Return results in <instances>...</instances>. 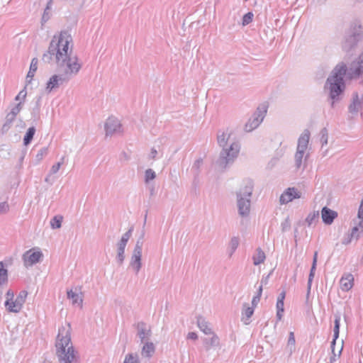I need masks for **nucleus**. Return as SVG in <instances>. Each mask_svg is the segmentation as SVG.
<instances>
[{"mask_svg": "<svg viewBox=\"0 0 363 363\" xmlns=\"http://www.w3.org/2000/svg\"><path fill=\"white\" fill-rule=\"evenodd\" d=\"M49 18H50L49 12H48V11L45 10L44 13H43V17H42V20L43 21H47Z\"/></svg>", "mask_w": 363, "mask_h": 363, "instance_id": "nucleus-58", "label": "nucleus"}, {"mask_svg": "<svg viewBox=\"0 0 363 363\" xmlns=\"http://www.w3.org/2000/svg\"><path fill=\"white\" fill-rule=\"evenodd\" d=\"M321 216L323 222L326 225H330L334 219L337 218V213L325 206L322 208Z\"/></svg>", "mask_w": 363, "mask_h": 363, "instance_id": "nucleus-15", "label": "nucleus"}, {"mask_svg": "<svg viewBox=\"0 0 363 363\" xmlns=\"http://www.w3.org/2000/svg\"><path fill=\"white\" fill-rule=\"evenodd\" d=\"M38 65V59L34 57L31 60V63L30 65V69L27 74L26 76V84H30L33 79V77H34L35 72L37 70Z\"/></svg>", "mask_w": 363, "mask_h": 363, "instance_id": "nucleus-23", "label": "nucleus"}, {"mask_svg": "<svg viewBox=\"0 0 363 363\" xmlns=\"http://www.w3.org/2000/svg\"><path fill=\"white\" fill-rule=\"evenodd\" d=\"M363 74V54L353 61L349 69L347 68L346 75L350 79H357Z\"/></svg>", "mask_w": 363, "mask_h": 363, "instance_id": "nucleus-9", "label": "nucleus"}, {"mask_svg": "<svg viewBox=\"0 0 363 363\" xmlns=\"http://www.w3.org/2000/svg\"><path fill=\"white\" fill-rule=\"evenodd\" d=\"M262 293V286H259L258 288V290H257V295L255 296L252 300V307L255 308L257 306V303L260 301Z\"/></svg>", "mask_w": 363, "mask_h": 363, "instance_id": "nucleus-41", "label": "nucleus"}, {"mask_svg": "<svg viewBox=\"0 0 363 363\" xmlns=\"http://www.w3.org/2000/svg\"><path fill=\"white\" fill-rule=\"evenodd\" d=\"M48 147L41 148L39 150V152H38V154L36 155V160L38 162L40 161L43 158V157L48 154Z\"/></svg>", "mask_w": 363, "mask_h": 363, "instance_id": "nucleus-46", "label": "nucleus"}, {"mask_svg": "<svg viewBox=\"0 0 363 363\" xmlns=\"http://www.w3.org/2000/svg\"><path fill=\"white\" fill-rule=\"evenodd\" d=\"M354 277L352 274H348L343 276L340 279V287L342 290L347 291L353 286Z\"/></svg>", "mask_w": 363, "mask_h": 363, "instance_id": "nucleus-20", "label": "nucleus"}, {"mask_svg": "<svg viewBox=\"0 0 363 363\" xmlns=\"http://www.w3.org/2000/svg\"><path fill=\"white\" fill-rule=\"evenodd\" d=\"M315 269H316V266L312 265L311 270H310V274H309L308 280V284H309V289L311 288L312 281H313V277L315 276Z\"/></svg>", "mask_w": 363, "mask_h": 363, "instance_id": "nucleus-47", "label": "nucleus"}, {"mask_svg": "<svg viewBox=\"0 0 363 363\" xmlns=\"http://www.w3.org/2000/svg\"><path fill=\"white\" fill-rule=\"evenodd\" d=\"M362 26L358 23H352L346 33L345 40L342 45V49L346 52H349L354 48L357 43L362 40Z\"/></svg>", "mask_w": 363, "mask_h": 363, "instance_id": "nucleus-6", "label": "nucleus"}, {"mask_svg": "<svg viewBox=\"0 0 363 363\" xmlns=\"http://www.w3.org/2000/svg\"><path fill=\"white\" fill-rule=\"evenodd\" d=\"M253 13L252 12H248L245 14L242 17V26H247L252 21L253 19Z\"/></svg>", "mask_w": 363, "mask_h": 363, "instance_id": "nucleus-43", "label": "nucleus"}, {"mask_svg": "<svg viewBox=\"0 0 363 363\" xmlns=\"http://www.w3.org/2000/svg\"><path fill=\"white\" fill-rule=\"evenodd\" d=\"M16 118L11 116L10 114H7L5 118V122L2 125L1 131L3 133H6L11 128L12 123L15 121Z\"/></svg>", "mask_w": 363, "mask_h": 363, "instance_id": "nucleus-31", "label": "nucleus"}, {"mask_svg": "<svg viewBox=\"0 0 363 363\" xmlns=\"http://www.w3.org/2000/svg\"><path fill=\"white\" fill-rule=\"evenodd\" d=\"M203 164V160L199 158L196 160L192 165L191 171L194 174L195 178H196L200 174V168Z\"/></svg>", "mask_w": 363, "mask_h": 363, "instance_id": "nucleus-34", "label": "nucleus"}, {"mask_svg": "<svg viewBox=\"0 0 363 363\" xmlns=\"http://www.w3.org/2000/svg\"><path fill=\"white\" fill-rule=\"evenodd\" d=\"M239 245V239L237 237H233L231 238L229 247L230 248V252L229 253L230 257L234 253Z\"/></svg>", "mask_w": 363, "mask_h": 363, "instance_id": "nucleus-36", "label": "nucleus"}, {"mask_svg": "<svg viewBox=\"0 0 363 363\" xmlns=\"http://www.w3.org/2000/svg\"><path fill=\"white\" fill-rule=\"evenodd\" d=\"M8 281L7 269H4L2 262H0V286L6 283Z\"/></svg>", "mask_w": 363, "mask_h": 363, "instance_id": "nucleus-35", "label": "nucleus"}, {"mask_svg": "<svg viewBox=\"0 0 363 363\" xmlns=\"http://www.w3.org/2000/svg\"><path fill=\"white\" fill-rule=\"evenodd\" d=\"M123 363H139L138 355L133 353L128 354Z\"/></svg>", "mask_w": 363, "mask_h": 363, "instance_id": "nucleus-39", "label": "nucleus"}, {"mask_svg": "<svg viewBox=\"0 0 363 363\" xmlns=\"http://www.w3.org/2000/svg\"><path fill=\"white\" fill-rule=\"evenodd\" d=\"M26 95H27V92L26 91V87L22 89L19 93L15 97V100L16 101H20L21 102H24L25 101V99L26 97Z\"/></svg>", "mask_w": 363, "mask_h": 363, "instance_id": "nucleus-48", "label": "nucleus"}, {"mask_svg": "<svg viewBox=\"0 0 363 363\" xmlns=\"http://www.w3.org/2000/svg\"><path fill=\"white\" fill-rule=\"evenodd\" d=\"M311 289H309V284H307V294H306V299L309 298L310 294H311Z\"/></svg>", "mask_w": 363, "mask_h": 363, "instance_id": "nucleus-64", "label": "nucleus"}, {"mask_svg": "<svg viewBox=\"0 0 363 363\" xmlns=\"http://www.w3.org/2000/svg\"><path fill=\"white\" fill-rule=\"evenodd\" d=\"M272 274V272L266 277H264L262 280H261V285L262 287L263 286V285H266L267 283H268V280H269V278L270 277Z\"/></svg>", "mask_w": 363, "mask_h": 363, "instance_id": "nucleus-55", "label": "nucleus"}, {"mask_svg": "<svg viewBox=\"0 0 363 363\" xmlns=\"http://www.w3.org/2000/svg\"><path fill=\"white\" fill-rule=\"evenodd\" d=\"M142 243L136 242L130 261V267L138 274L142 267Z\"/></svg>", "mask_w": 363, "mask_h": 363, "instance_id": "nucleus-8", "label": "nucleus"}, {"mask_svg": "<svg viewBox=\"0 0 363 363\" xmlns=\"http://www.w3.org/2000/svg\"><path fill=\"white\" fill-rule=\"evenodd\" d=\"M197 325L201 331L206 335L213 334L211 329L208 327V323L202 317H199L197 319Z\"/></svg>", "mask_w": 363, "mask_h": 363, "instance_id": "nucleus-27", "label": "nucleus"}, {"mask_svg": "<svg viewBox=\"0 0 363 363\" xmlns=\"http://www.w3.org/2000/svg\"><path fill=\"white\" fill-rule=\"evenodd\" d=\"M266 111H261L259 108L257 111L253 114L251 118L249 119L245 125V130L247 132H250L257 128L264 117Z\"/></svg>", "mask_w": 363, "mask_h": 363, "instance_id": "nucleus-11", "label": "nucleus"}, {"mask_svg": "<svg viewBox=\"0 0 363 363\" xmlns=\"http://www.w3.org/2000/svg\"><path fill=\"white\" fill-rule=\"evenodd\" d=\"M4 305L6 310L12 313H18L23 308L21 305L16 302V300L13 301V299L6 300Z\"/></svg>", "mask_w": 363, "mask_h": 363, "instance_id": "nucleus-22", "label": "nucleus"}, {"mask_svg": "<svg viewBox=\"0 0 363 363\" xmlns=\"http://www.w3.org/2000/svg\"><path fill=\"white\" fill-rule=\"evenodd\" d=\"M318 219L319 211H314L307 216V218H306V222L308 223V226H311L312 224L317 223L318 221Z\"/></svg>", "mask_w": 363, "mask_h": 363, "instance_id": "nucleus-32", "label": "nucleus"}, {"mask_svg": "<svg viewBox=\"0 0 363 363\" xmlns=\"http://www.w3.org/2000/svg\"><path fill=\"white\" fill-rule=\"evenodd\" d=\"M6 300H12L14 297V293L12 290L9 289L6 294Z\"/></svg>", "mask_w": 363, "mask_h": 363, "instance_id": "nucleus-54", "label": "nucleus"}, {"mask_svg": "<svg viewBox=\"0 0 363 363\" xmlns=\"http://www.w3.org/2000/svg\"><path fill=\"white\" fill-rule=\"evenodd\" d=\"M284 311H277V320H281V318H282V315H283V313Z\"/></svg>", "mask_w": 363, "mask_h": 363, "instance_id": "nucleus-62", "label": "nucleus"}, {"mask_svg": "<svg viewBox=\"0 0 363 363\" xmlns=\"http://www.w3.org/2000/svg\"><path fill=\"white\" fill-rule=\"evenodd\" d=\"M300 193L295 188H288L280 196L279 201L281 204L287 203L294 199L300 198Z\"/></svg>", "mask_w": 363, "mask_h": 363, "instance_id": "nucleus-14", "label": "nucleus"}, {"mask_svg": "<svg viewBox=\"0 0 363 363\" xmlns=\"http://www.w3.org/2000/svg\"><path fill=\"white\" fill-rule=\"evenodd\" d=\"M284 301H282L281 299L277 300L276 306L277 310L279 311H284Z\"/></svg>", "mask_w": 363, "mask_h": 363, "instance_id": "nucleus-53", "label": "nucleus"}, {"mask_svg": "<svg viewBox=\"0 0 363 363\" xmlns=\"http://www.w3.org/2000/svg\"><path fill=\"white\" fill-rule=\"evenodd\" d=\"M232 130L228 128L217 131L216 140L218 146L222 148L216 165L221 170L231 165L238 157L240 145L234 139H231Z\"/></svg>", "mask_w": 363, "mask_h": 363, "instance_id": "nucleus-2", "label": "nucleus"}, {"mask_svg": "<svg viewBox=\"0 0 363 363\" xmlns=\"http://www.w3.org/2000/svg\"><path fill=\"white\" fill-rule=\"evenodd\" d=\"M347 67L344 63L337 65L328 77L325 86H329L330 97L333 100L331 106L333 107L335 101L339 100L345 89L344 77L346 75Z\"/></svg>", "mask_w": 363, "mask_h": 363, "instance_id": "nucleus-4", "label": "nucleus"}, {"mask_svg": "<svg viewBox=\"0 0 363 363\" xmlns=\"http://www.w3.org/2000/svg\"><path fill=\"white\" fill-rule=\"evenodd\" d=\"M72 41L71 35L67 31H62L59 35H54L48 50L42 57L45 63L55 60L59 69V73L52 76L47 83L46 89L48 92L68 82L78 74L82 67L77 56L72 53V48H69Z\"/></svg>", "mask_w": 363, "mask_h": 363, "instance_id": "nucleus-1", "label": "nucleus"}, {"mask_svg": "<svg viewBox=\"0 0 363 363\" xmlns=\"http://www.w3.org/2000/svg\"><path fill=\"white\" fill-rule=\"evenodd\" d=\"M9 206L6 202L0 203V214L6 213L9 211Z\"/></svg>", "mask_w": 363, "mask_h": 363, "instance_id": "nucleus-50", "label": "nucleus"}, {"mask_svg": "<svg viewBox=\"0 0 363 363\" xmlns=\"http://www.w3.org/2000/svg\"><path fill=\"white\" fill-rule=\"evenodd\" d=\"M253 189V181L250 179H245L235 193L238 214L242 218L250 215Z\"/></svg>", "mask_w": 363, "mask_h": 363, "instance_id": "nucleus-5", "label": "nucleus"}, {"mask_svg": "<svg viewBox=\"0 0 363 363\" xmlns=\"http://www.w3.org/2000/svg\"><path fill=\"white\" fill-rule=\"evenodd\" d=\"M363 107V95L359 99L357 92H354L352 94V102L349 106V111L352 113H357L359 109Z\"/></svg>", "mask_w": 363, "mask_h": 363, "instance_id": "nucleus-16", "label": "nucleus"}, {"mask_svg": "<svg viewBox=\"0 0 363 363\" xmlns=\"http://www.w3.org/2000/svg\"><path fill=\"white\" fill-rule=\"evenodd\" d=\"M360 231L361 230H359V227H354L352 229V232L350 233V239L352 238H355V239H358L361 235H362V233H360Z\"/></svg>", "mask_w": 363, "mask_h": 363, "instance_id": "nucleus-45", "label": "nucleus"}, {"mask_svg": "<svg viewBox=\"0 0 363 363\" xmlns=\"http://www.w3.org/2000/svg\"><path fill=\"white\" fill-rule=\"evenodd\" d=\"M320 135H321L320 141H321L322 145L323 146L325 145H327L328 139V130L325 128H323L320 131Z\"/></svg>", "mask_w": 363, "mask_h": 363, "instance_id": "nucleus-44", "label": "nucleus"}, {"mask_svg": "<svg viewBox=\"0 0 363 363\" xmlns=\"http://www.w3.org/2000/svg\"><path fill=\"white\" fill-rule=\"evenodd\" d=\"M212 337L209 339L206 338L204 340V344L207 347V350L211 347H216L219 345V338L218 337L213 333Z\"/></svg>", "mask_w": 363, "mask_h": 363, "instance_id": "nucleus-30", "label": "nucleus"}, {"mask_svg": "<svg viewBox=\"0 0 363 363\" xmlns=\"http://www.w3.org/2000/svg\"><path fill=\"white\" fill-rule=\"evenodd\" d=\"M295 342H296V341H295L294 334L293 332H290L289 340H288V345L294 346Z\"/></svg>", "mask_w": 363, "mask_h": 363, "instance_id": "nucleus-52", "label": "nucleus"}, {"mask_svg": "<svg viewBox=\"0 0 363 363\" xmlns=\"http://www.w3.org/2000/svg\"><path fill=\"white\" fill-rule=\"evenodd\" d=\"M265 257L264 252L260 248H257L255 255L253 256V264L259 265L264 261Z\"/></svg>", "mask_w": 363, "mask_h": 363, "instance_id": "nucleus-29", "label": "nucleus"}, {"mask_svg": "<svg viewBox=\"0 0 363 363\" xmlns=\"http://www.w3.org/2000/svg\"><path fill=\"white\" fill-rule=\"evenodd\" d=\"M254 313V308L250 307L248 303H244L243 304V309H242V320L245 325H248L250 323L249 319L251 318V316Z\"/></svg>", "mask_w": 363, "mask_h": 363, "instance_id": "nucleus-21", "label": "nucleus"}, {"mask_svg": "<svg viewBox=\"0 0 363 363\" xmlns=\"http://www.w3.org/2000/svg\"><path fill=\"white\" fill-rule=\"evenodd\" d=\"M335 316V321H334V329H333V340L331 342V350L332 353L334 354L335 352V345L336 343V340L339 337L340 334V314L339 313H336L334 315Z\"/></svg>", "mask_w": 363, "mask_h": 363, "instance_id": "nucleus-18", "label": "nucleus"}, {"mask_svg": "<svg viewBox=\"0 0 363 363\" xmlns=\"http://www.w3.org/2000/svg\"><path fill=\"white\" fill-rule=\"evenodd\" d=\"M285 296H286V292L284 291H283L281 293L279 294V295L277 298V300L281 299L282 301H284Z\"/></svg>", "mask_w": 363, "mask_h": 363, "instance_id": "nucleus-60", "label": "nucleus"}, {"mask_svg": "<svg viewBox=\"0 0 363 363\" xmlns=\"http://www.w3.org/2000/svg\"><path fill=\"white\" fill-rule=\"evenodd\" d=\"M140 343L143 344L141 350V355L144 357L150 358L155 352V345L150 340Z\"/></svg>", "mask_w": 363, "mask_h": 363, "instance_id": "nucleus-19", "label": "nucleus"}, {"mask_svg": "<svg viewBox=\"0 0 363 363\" xmlns=\"http://www.w3.org/2000/svg\"><path fill=\"white\" fill-rule=\"evenodd\" d=\"M187 338L195 340L198 338V335L194 332H190L188 333Z\"/></svg>", "mask_w": 363, "mask_h": 363, "instance_id": "nucleus-56", "label": "nucleus"}, {"mask_svg": "<svg viewBox=\"0 0 363 363\" xmlns=\"http://www.w3.org/2000/svg\"><path fill=\"white\" fill-rule=\"evenodd\" d=\"M27 296L28 292L26 291H21L15 300L16 302H18L20 305L23 306V303L26 302Z\"/></svg>", "mask_w": 363, "mask_h": 363, "instance_id": "nucleus-38", "label": "nucleus"}, {"mask_svg": "<svg viewBox=\"0 0 363 363\" xmlns=\"http://www.w3.org/2000/svg\"><path fill=\"white\" fill-rule=\"evenodd\" d=\"M291 228V222L289 218H286L282 223H281V230L283 232L287 231Z\"/></svg>", "mask_w": 363, "mask_h": 363, "instance_id": "nucleus-49", "label": "nucleus"}, {"mask_svg": "<svg viewBox=\"0 0 363 363\" xmlns=\"http://www.w3.org/2000/svg\"><path fill=\"white\" fill-rule=\"evenodd\" d=\"M335 361H336V354L334 352V354H333V356H331L330 358V363H333Z\"/></svg>", "mask_w": 363, "mask_h": 363, "instance_id": "nucleus-63", "label": "nucleus"}, {"mask_svg": "<svg viewBox=\"0 0 363 363\" xmlns=\"http://www.w3.org/2000/svg\"><path fill=\"white\" fill-rule=\"evenodd\" d=\"M63 217L62 216H55L50 220V225L52 229H58L62 226Z\"/></svg>", "mask_w": 363, "mask_h": 363, "instance_id": "nucleus-33", "label": "nucleus"}, {"mask_svg": "<svg viewBox=\"0 0 363 363\" xmlns=\"http://www.w3.org/2000/svg\"><path fill=\"white\" fill-rule=\"evenodd\" d=\"M134 327L137 330V336L139 337L140 342L150 340L152 331L150 328L147 326L145 322H138L134 324Z\"/></svg>", "mask_w": 363, "mask_h": 363, "instance_id": "nucleus-12", "label": "nucleus"}, {"mask_svg": "<svg viewBox=\"0 0 363 363\" xmlns=\"http://www.w3.org/2000/svg\"><path fill=\"white\" fill-rule=\"evenodd\" d=\"M106 135H113L123 132L120 121L116 117H109L105 123Z\"/></svg>", "mask_w": 363, "mask_h": 363, "instance_id": "nucleus-10", "label": "nucleus"}, {"mask_svg": "<svg viewBox=\"0 0 363 363\" xmlns=\"http://www.w3.org/2000/svg\"><path fill=\"white\" fill-rule=\"evenodd\" d=\"M42 96H38L35 97V106L32 108L31 115L34 119V121L39 120L40 118V111L41 106Z\"/></svg>", "mask_w": 363, "mask_h": 363, "instance_id": "nucleus-24", "label": "nucleus"}, {"mask_svg": "<svg viewBox=\"0 0 363 363\" xmlns=\"http://www.w3.org/2000/svg\"><path fill=\"white\" fill-rule=\"evenodd\" d=\"M67 296L69 299L72 300L73 305L82 306L83 299L77 293L74 292L72 290H69L67 292Z\"/></svg>", "mask_w": 363, "mask_h": 363, "instance_id": "nucleus-26", "label": "nucleus"}, {"mask_svg": "<svg viewBox=\"0 0 363 363\" xmlns=\"http://www.w3.org/2000/svg\"><path fill=\"white\" fill-rule=\"evenodd\" d=\"M305 155V151L296 150L295 157H294L295 166L296 168L299 169L302 166L303 157H304V161L307 160V159L309 156V154L308 153L306 155Z\"/></svg>", "mask_w": 363, "mask_h": 363, "instance_id": "nucleus-25", "label": "nucleus"}, {"mask_svg": "<svg viewBox=\"0 0 363 363\" xmlns=\"http://www.w3.org/2000/svg\"><path fill=\"white\" fill-rule=\"evenodd\" d=\"M35 131H36V130L34 126L30 127L27 130L26 135H24V138H23L24 145L27 146L31 143V141L33 138V136L35 133Z\"/></svg>", "mask_w": 363, "mask_h": 363, "instance_id": "nucleus-28", "label": "nucleus"}, {"mask_svg": "<svg viewBox=\"0 0 363 363\" xmlns=\"http://www.w3.org/2000/svg\"><path fill=\"white\" fill-rule=\"evenodd\" d=\"M310 132L308 130L306 129L300 135L298 140V145L296 150L305 151L308 148L309 139H310Z\"/></svg>", "mask_w": 363, "mask_h": 363, "instance_id": "nucleus-17", "label": "nucleus"}, {"mask_svg": "<svg viewBox=\"0 0 363 363\" xmlns=\"http://www.w3.org/2000/svg\"><path fill=\"white\" fill-rule=\"evenodd\" d=\"M60 167H61L60 163L57 162L56 164H53L52 166V167L50 168V174H56L59 171Z\"/></svg>", "mask_w": 363, "mask_h": 363, "instance_id": "nucleus-51", "label": "nucleus"}, {"mask_svg": "<svg viewBox=\"0 0 363 363\" xmlns=\"http://www.w3.org/2000/svg\"><path fill=\"white\" fill-rule=\"evenodd\" d=\"M133 226H130L129 230L125 233L121 240L117 243V255H116V261L118 263V264L121 265L125 259V249L127 245V243L132 236V233L133 231Z\"/></svg>", "mask_w": 363, "mask_h": 363, "instance_id": "nucleus-7", "label": "nucleus"}, {"mask_svg": "<svg viewBox=\"0 0 363 363\" xmlns=\"http://www.w3.org/2000/svg\"><path fill=\"white\" fill-rule=\"evenodd\" d=\"M358 217L362 220L359 222L357 227H359V230H361L360 233L363 234V202L360 203L358 211Z\"/></svg>", "mask_w": 363, "mask_h": 363, "instance_id": "nucleus-42", "label": "nucleus"}, {"mask_svg": "<svg viewBox=\"0 0 363 363\" xmlns=\"http://www.w3.org/2000/svg\"><path fill=\"white\" fill-rule=\"evenodd\" d=\"M23 102L19 101L17 104H16L11 110V111L9 113L11 116H13L14 118L16 117V116L20 113L23 108Z\"/></svg>", "mask_w": 363, "mask_h": 363, "instance_id": "nucleus-37", "label": "nucleus"}, {"mask_svg": "<svg viewBox=\"0 0 363 363\" xmlns=\"http://www.w3.org/2000/svg\"><path fill=\"white\" fill-rule=\"evenodd\" d=\"M55 355L59 363H74L76 354L71 341V327L69 324L59 328L55 341Z\"/></svg>", "mask_w": 363, "mask_h": 363, "instance_id": "nucleus-3", "label": "nucleus"}, {"mask_svg": "<svg viewBox=\"0 0 363 363\" xmlns=\"http://www.w3.org/2000/svg\"><path fill=\"white\" fill-rule=\"evenodd\" d=\"M156 177L155 172L152 169H147L145 172V182L148 183L150 180H153Z\"/></svg>", "mask_w": 363, "mask_h": 363, "instance_id": "nucleus-40", "label": "nucleus"}, {"mask_svg": "<svg viewBox=\"0 0 363 363\" xmlns=\"http://www.w3.org/2000/svg\"><path fill=\"white\" fill-rule=\"evenodd\" d=\"M43 255L40 251L32 252V250L26 251L23 255V259L25 265L32 266L40 261Z\"/></svg>", "mask_w": 363, "mask_h": 363, "instance_id": "nucleus-13", "label": "nucleus"}, {"mask_svg": "<svg viewBox=\"0 0 363 363\" xmlns=\"http://www.w3.org/2000/svg\"><path fill=\"white\" fill-rule=\"evenodd\" d=\"M144 236H145V230H143L142 233H141V235L140 236V238L138 239L137 242H139L140 241L141 243H142V245H143V238H144Z\"/></svg>", "mask_w": 363, "mask_h": 363, "instance_id": "nucleus-61", "label": "nucleus"}, {"mask_svg": "<svg viewBox=\"0 0 363 363\" xmlns=\"http://www.w3.org/2000/svg\"><path fill=\"white\" fill-rule=\"evenodd\" d=\"M157 151L155 148H152L150 154V158L155 160L157 157Z\"/></svg>", "mask_w": 363, "mask_h": 363, "instance_id": "nucleus-57", "label": "nucleus"}, {"mask_svg": "<svg viewBox=\"0 0 363 363\" xmlns=\"http://www.w3.org/2000/svg\"><path fill=\"white\" fill-rule=\"evenodd\" d=\"M318 260V252H315L313 257V263L312 265H317Z\"/></svg>", "mask_w": 363, "mask_h": 363, "instance_id": "nucleus-59", "label": "nucleus"}]
</instances>
